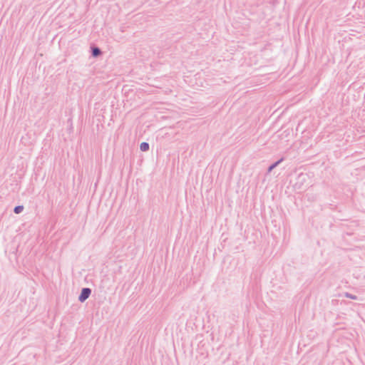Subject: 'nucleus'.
I'll return each instance as SVG.
<instances>
[{
  "instance_id": "1",
  "label": "nucleus",
  "mask_w": 365,
  "mask_h": 365,
  "mask_svg": "<svg viewBox=\"0 0 365 365\" xmlns=\"http://www.w3.org/2000/svg\"><path fill=\"white\" fill-rule=\"evenodd\" d=\"M309 179V176L307 173H300L297 178V182L295 183V188L298 190L303 189L304 183Z\"/></svg>"
},
{
  "instance_id": "2",
  "label": "nucleus",
  "mask_w": 365,
  "mask_h": 365,
  "mask_svg": "<svg viewBox=\"0 0 365 365\" xmlns=\"http://www.w3.org/2000/svg\"><path fill=\"white\" fill-rule=\"evenodd\" d=\"M91 294V289L88 287H84L81 289V293L78 296V301L80 302H84Z\"/></svg>"
},
{
  "instance_id": "3",
  "label": "nucleus",
  "mask_w": 365,
  "mask_h": 365,
  "mask_svg": "<svg viewBox=\"0 0 365 365\" xmlns=\"http://www.w3.org/2000/svg\"><path fill=\"white\" fill-rule=\"evenodd\" d=\"M91 48V55L93 57H98L102 53L101 50L97 46H92Z\"/></svg>"
},
{
  "instance_id": "4",
  "label": "nucleus",
  "mask_w": 365,
  "mask_h": 365,
  "mask_svg": "<svg viewBox=\"0 0 365 365\" xmlns=\"http://www.w3.org/2000/svg\"><path fill=\"white\" fill-rule=\"evenodd\" d=\"M283 161V158H280L277 161L274 162V163L271 164L267 169L268 172H271L273 169H274L280 163Z\"/></svg>"
},
{
  "instance_id": "5",
  "label": "nucleus",
  "mask_w": 365,
  "mask_h": 365,
  "mask_svg": "<svg viewBox=\"0 0 365 365\" xmlns=\"http://www.w3.org/2000/svg\"><path fill=\"white\" fill-rule=\"evenodd\" d=\"M149 148H150V145L147 142H143L140 145V149L143 152L148 151L149 150Z\"/></svg>"
},
{
  "instance_id": "6",
  "label": "nucleus",
  "mask_w": 365,
  "mask_h": 365,
  "mask_svg": "<svg viewBox=\"0 0 365 365\" xmlns=\"http://www.w3.org/2000/svg\"><path fill=\"white\" fill-rule=\"evenodd\" d=\"M24 206L23 205H17L14 209V212L15 214H19L24 210Z\"/></svg>"
},
{
  "instance_id": "7",
  "label": "nucleus",
  "mask_w": 365,
  "mask_h": 365,
  "mask_svg": "<svg viewBox=\"0 0 365 365\" xmlns=\"http://www.w3.org/2000/svg\"><path fill=\"white\" fill-rule=\"evenodd\" d=\"M344 296L347 298L351 299H357V297L356 295H354L352 294H350L349 292H346L344 294Z\"/></svg>"
}]
</instances>
